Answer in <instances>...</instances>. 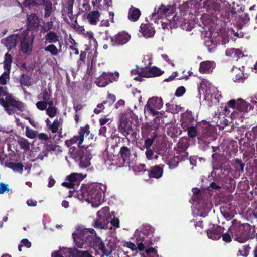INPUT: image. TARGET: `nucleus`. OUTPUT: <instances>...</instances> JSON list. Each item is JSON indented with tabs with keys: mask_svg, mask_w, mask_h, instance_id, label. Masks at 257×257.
<instances>
[{
	"mask_svg": "<svg viewBox=\"0 0 257 257\" xmlns=\"http://www.w3.org/2000/svg\"><path fill=\"white\" fill-rule=\"evenodd\" d=\"M105 188L99 184L93 183L81 189V195L84 200L94 207L99 206L104 201Z\"/></svg>",
	"mask_w": 257,
	"mask_h": 257,
	"instance_id": "f257e3e1",
	"label": "nucleus"
},
{
	"mask_svg": "<svg viewBox=\"0 0 257 257\" xmlns=\"http://www.w3.org/2000/svg\"><path fill=\"white\" fill-rule=\"evenodd\" d=\"M0 105L9 115L15 113L14 109L22 111L24 108V104L22 101L16 100L12 94L9 93L6 86H0Z\"/></svg>",
	"mask_w": 257,
	"mask_h": 257,
	"instance_id": "f03ea898",
	"label": "nucleus"
},
{
	"mask_svg": "<svg viewBox=\"0 0 257 257\" xmlns=\"http://www.w3.org/2000/svg\"><path fill=\"white\" fill-rule=\"evenodd\" d=\"M250 231L251 226L249 224H241L236 219H234L228 232L238 242H244L248 239Z\"/></svg>",
	"mask_w": 257,
	"mask_h": 257,
	"instance_id": "7ed1b4c3",
	"label": "nucleus"
},
{
	"mask_svg": "<svg viewBox=\"0 0 257 257\" xmlns=\"http://www.w3.org/2000/svg\"><path fill=\"white\" fill-rule=\"evenodd\" d=\"M96 235L95 231L92 228L79 227L72 233V237L77 247L86 248Z\"/></svg>",
	"mask_w": 257,
	"mask_h": 257,
	"instance_id": "20e7f679",
	"label": "nucleus"
},
{
	"mask_svg": "<svg viewBox=\"0 0 257 257\" xmlns=\"http://www.w3.org/2000/svg\"><path fill=\"white\" fill-rule=\"evenodd\" d=\"M35 36L33 34L29 35L27 32H23L20 34V50L22 52L27 55L31 54L33 46Z\"/></svg>",
	"mask_w": 257,
	"mask_h": 257,
	"instance_id": "39448f33",
	"label": "nucleus"
},
{
	"mask_svg": "<svg viewBox=\"0 0 257 257\" xmlns=\"http://www.w3.org/2000/svg\"><path fill=\"white\" fill-rule=\"evenodd\" d=\"M69 152L76 161L80 162L81 168H85L90 165V158L83 148L77 149L75 146H71Z\"/></svg>",
	"mask_w": 257,
	"mask_h": 257,
	"instance_id": "423d86ee",
	"label": "nucleus"
},
{
	"mask_svg": "<svg viewBox=\"0 0 257 257\" xmlns=\"http://www.w3.org/2000/svg\"><path fill=\"white\" fill-rule=\"evenodd\" d=\"M197 128L199 129L198 140L205 144L213 140V129L209 123L206 121L197 123Z\"/></svg>",
	"mask_w": 257,
	"mask_h": 257,
	"instance_id": "0eeeda50",
	"label": "nucleus"
},
{
	"mask_svg": "<svg viewBox=\"0 0 257 257\" xmlns=\"http://www.w3.org/2000/svg\"><path fill=\"white\" fill-rule=\"evenodd\" d=\"M90 134L89 126L87 124L84 127H81L79 132L78 135L74 136L69 140L65 141L66 145L70 148L72 144L77 143L78 148H83L81 146L84 141V135L87 136Z\"/></svg>",
	"mask_w": 257,
	"mask_h": 257,
	"instance_id": "6e6552de",
	"label": "nucleus"
},
{
	"mask_svg": "<svg viewBox=\"0 0 257 257\" xmlns=\"http://www.w3.org/2000/svg\"><path fill=\"white\" fill-rule=\"evenodd\" d=\"M163 105L162 99L157 97H153L150 98L145 106L144 110L149 112L153 116L159 113L157 110L160 109Z\"/></svg>",
	"mask_w": 257,
	"mask_h": 257,
	"instance_id": "1a4fd4ad",
	"label": "nucleus"
},
{
	"mask_svg": "<svg viewBox=\"0 0 257 257\" xmlns=\"http://www.w3.org/2000/svg\"><path fill=\"white\" fill-rule=\"evenodd\" d=\"M119 76L118 72L106 73L103 72L102 74L95 80V83L98 86L104 87L109 83H112L118 80Z\"/></svg>",
	"mask_w": 257,
	"mask_h": 257,
	"instance_id": "9d476101",
	"label": "nucleus"
},
{
	"mask_svg": "<svg viewBox=\"0 0 257 257\" xmlns=\"http://www.w3.org/2000/svg\"><path fill=\"white\" fill-rule=\"evenodd\" d=\"M89 246L92 247L95 250L97 249L100 250L103 254L102 256L105 255L108 257L113 251V249L111 247H109L108 245H107V247H106L102 239L96 235L93 237Z\"/></svg>",
	"mask_w": 257,
	"mask_h": 257,
	"instance_id": "9b49d317",
	"label": "nucleus"
},
{
	"mask_svg": "<svg viewBox=\"0 0 257 257\" xmlns=\"http://www.w3.org/2000/svg\"><path fill=\"white\" fill-rule=\"evenodd\" d=\"M106 40L111 41V45L114 47H119L126 44L131 39V36L128 33L121 31L114 36H108Z\"/></svg>",
	"mask_w": 257,
	"mask_h": 257,
	"instance_id": "f8f14e48",
	"label": "nucleus"
},
{
	"mask_svg": "<svg viewBox=\"0 0 257 257\" xmlns=\"http://www.w3.org/2000/svg\"><path fill=\"white\" fill-rule=\"evenodd\" d=\"M85 176L82 174L73 173L68 176L65 182L62 183V185L68 188L77 189L80 182L83 180Z\"/></svg>",
	"mask_w": 257,
	"mask_h": 257,
	"instance_id": "ddd939ff",
	"label": "nucleus"
},
{
	"mask_svg": "<svg viewBox=\"0 0 257 257\" xmlns=\"http://www.w3.org/2000/svg\"><path fill=\"white\" fill-rule=\"evenodd\" d=\"M188 146L186 143H183L182 142H179L178 143V149L179 150L180 152L179 155L176 157L175 158L177 159L176 163L173 164L172 160L170 159L168 162V165L172 167V168H174L176 167L179 163V161H184L188 159V153L186 152L185 150L187 148Z\"/></svg>",
	"mask_w": 257,
	"mask_h": 257,
	"instance_id": "4468645a",
	"label": "nucleus"
},
{
	"mask_svg": "<svg viewBox=\"0 0 257 257\" xmlns=\"http://www.w3.org/2000/svg\"><path fill=\"white\" fill-rule=\"evenodd\" d=\"M118 129V131L125 137L130 134L132 135L134 133L132 127V121L127 118H121Z\"/></svg>",
	"mask_w": 257,
	"mask_h": 257,
	"instance_id": "2eb2a0df",
	"label": "nucleus"
},
{
	"mask_svg": "<svg viewBox=\"0 0 257 257\" xmlns=\"http://www.w3.org/2000/svg\"><path fill=\"white\" fill-rule=\"evenodd\" d=\"M163 73L164 71L156 66L152 67L150 68H141L140 71H138L139 76L146 78L159 76Z\"/></svg>",
	"mask_w": 257,
	"mask_h": 257,
	"instance_id": "dca6fc26",
	"label": "nucleus"
},
{
	"mask_svg": "<svg viewBox=\"0 0 257 257\" xmlns=\"http://www.w3.org/2000/svg\"><path fill=\"white\" fill-rule=\"evenodd\" d=\"M146 234L144 233L143 230L139 232L136 231V241L138 245V248L139 250L142 251L145 247V246L153 244L147 237H146Z\"/></svg>",
	"mask_w": 257,
	"mask_h": 257,
	"instance_id": "f3484780",
	"label": "nucleus"
},
{
	"mask_svg": "<svg viewBox=\"0 0 257 257\" xmlns=\"http://www.w3.org/2000/svg\"><path fill=\"white\" fill-rule=\"evenodd\" d=\"M140 32L144 37L151 38L154 36L155 30L153 24L148 22L146 24H141L140 27Z\"/></svg>",
	"mask_w": 257,
	"mask_h": 257,
	"instance_id": "a211bd4d",
	"label": "nucleus"
},
{
	"mask_svg": "<svg viewBox=\"0 0 257 257\" xmlns=\"http://www.w3.org/2000/svg\"><path fill=\"white\" fill-rule=\"evenodd\" d=\"M224 231V228L221 226H214L211 229H208L207 234L210 239L212 240H218L221 237L222 234Z\"/></svg>",
	"mask_w": 257,
	"mask_h": 257,
	"instance_id": "6ab92c4d",
	"label": "nucleus"
},
{
	"mask_svg": "<svg viewBox=\"0 0 257 257\" xmlns=\"http://www.w3.org/2000/svg\"><path fill=\"white\" fill-rule=\"evenodd\" d=\"M181 120L182 127L194 125V123L196 122L192 111L188 110H186L182 114Z\"/></svg>",
	"mask_w": 257,
	"mask_h": 257,
	"instance_id": "aec40b11",
	"label": "nucleus"
},
{
	"mask_svg": "<svg viewBox=\"0 0 257 257\" xmlns=\"http://www.w3.org/2000/svg\"><path fill=\"white\" fill-rule=\"evenodd\" d=\"M19 36L20 34H12L7 37L5 40H2V43L5 45L9 51L16 47Z\"/></svg>",
	"mask_w": 257,
	"mask_h": 257,
	"instance_id": "412c9836",
	"label": "nucleus"
},
{
	"mask_svg": "<svg viewBox=\"0 0 257 257\" xmlns=\"http://www.w3.org/2000/svg\"><path fill=\"white\" fill-rule=\"evenodd\" d=\"M216 66L213 61H204L200 63L199 71L200 73H210L212 72Z\"/></svg>",
	"mask_w": 257,
	"mask_h": 257,
	"instance_id": "4be33fe9",
	"label": "nucleus"
},
{
	"mask_svg": "<svg viewBox=\"0 0 257 257\" xmlns=\"http://www.w3.org/2000/svg\"><path fill=\"white\" fill-rule=\"evenodd\" d=\"M239 144L241 145L240 149L245 151V153L248 155H253L255 153V148L254 145L248 140L245 141L244 139H241L239 141Z\"/></svg>",
	"mask_w": 257,
	"mask_h": 257,
	"instance_id": "5701e85b",
	"label": "nucleus"
},
{
	"mask_svg": "<svg viewBox=\"0 0 257 257\" xmlns=\"http://www.w3.org/2000/svg\"><path fill=\"white\" fill-rule=\"evenodd\" d=\"M172 9L171 6H165L163 5H161V6L158 8L157 10H156V8H155L154 12L153 13V15L154 16L157 15L158 17L163 18L164 16L169 15L172 13Z\"/></svg>",
	"mask_w": 257,
	"mask_h": 257,
	"instance_id": "b1692460",
	"label": "nucleus"
},
{
	"mask_svg": "<svg viewBox=\"0 0 257 257\" xmlns=\"http://www.w3.org/2000/svg\"><path fill=\"white\" fill-rule=\"evenodd\" d=\"M148 175L150 178H160L163 173V168L161 165H155L151 167L148 171Z\"/></svg>",
	"mask_w": 257,
	"mask_h": 257,
	"instance_id": "393cba45",
	"label": "nucleus"
},
{
	"mask_svg": "<svg viewBox=\"0 0 257 257\" xmlns=\"http://www.w3.org/2000/svg\"><path fill=\"white\" fill-rule=\"evenodd\" d=\"M29 28L31 30L36 29L39 25V20L35 13H31L27 18Z\"/></svg>",
	"mask_w": 257,
	"mask_h": 257,
	"instance_id": "a878e982",
	"label": "nucleus"
},
{
	"mask_svg": "<svg viewBox=\"0 0 257 257\" xmlns=\"http://www.w3.org/2000/svg\"><path fill=\"white\" fill-rule=\"evenodd\" d=\"M236 110L239 112H246L253 109V105H251L242 99L237 100Z\"/></svg>",
	"mask_w": 257,
	"mask_h": 257,
	"instance_id": "bb28decb",
	"label": "nucleus"
},
{
	"mask_svg": "<svg viewBox=\"0 0 257 257\" xmlns=\"http://www.w3.org/2000/svg\"><path fill=\"white\" fill-rule=\"evenodd\" d=\"M45 41L44 43L47 44L56 43L59 41V36L54 31L48 32L45 36Z\"/></svg>",
	"mask_w": 257,
	"mask_h": 257,
	"instance_id": "cd10ccee",
	"label": "nucleus"
},
{
	"mask_svg": "<svg viewBox=\"0 0 257 257\" xmlns=\"http://www.w3.org/2000/svg\"><path fill=\"white\" fill-rule=\"evenodd\" d=\"M109 211V207L106 206L98 211L97 213V215L100 220L102 219L104 220V219H105L106 220H109L110 218Z\"/></svg>",
	"mask_w": 257,
	"mask_h": 257,
	"instance_id": "c85d7f7f",
	"label": "nucleus"
},
{
	"mask_svg": "<svg viewBox=\"0 0 257 257\" xmlns=\"http://www.w3.org/2000/svg\"><path fill=\"white\" fill-rule=\"evenodd\" d=\"M140 15L141 11L139 9L132 7L129 10L128 17L130 20L136 21L138 20Z\"/></svg>",
	"mask_w": 257,
	"mask_h": 257,
	"instance_id": "c756f323",
	"label": "nucleus"
},
{
	"mask_svg": "<svg viewBox=\"0 0 257 257\" xmlns=\"http://www.w3.org/2000/svg\"><path fill=\"white\" fill-rule=\"evenodd\" d=\"M184 130L187 131V134L188 136L191 138H194L196 136H199V129L197 128V123L196 127L193 126V125H191L183 127Z\"/></svg>",
	"mask_w": 257,
	"mask_h": 257,
	"instance_id": "7c9ffc66",
	"label": "nucleus"
},
{
	"mask_svg": "<svg viewBox=\"0 0 257 257\" xmlns=\"http://www.w3.org/2000/svg\"><path fill=\"white\" fill-rule=\"evenodd\" d=\"M144 233L146 234V237L151 241V242L153 244V242L155 241V239L154 237V229L150 225H146L143 229Z\"/></svg>",
	"mask_w": 257,
	"mask_h": 257,
	"instance_id": "2f4dec72",
	"label": "nucleus"
},
{
	"mask_svg": "<svg viewBox=\"0 0 257 257\" xmlns=\"http://www.w3.org/2000/svg\"><path fill=\"white\" fill-rule=\"evenodd\" d=\"M158 134L156 132H153V135L151 138H147L144 140V145L142 146V148H140L141 150L151 148V146L154 143L155 139L157 137Z\"/></svg>",
	"mask_w": 257,
	"mask_h": 257,
	"instance_id": "473e14b6",
	"label": "nucleus"
},
{
	"mask_svg": "<svg viewBox=\"0 0 257 257\" xmlns=\"http://www.w3.org/2000/svg\"><path fill=\"white\" fill-rule=\"evenodd\" d=\"M6 166L12 169L14 171L19 172L22 173L23 171V164L22 163H14L12 162H9L6 163Z\"/></svg>",
	"mask_w": 257,
	"mask_h": 257,
	"instance_id": "72a5a7b5",
	"label": "nucleus"
},
{
	"mask_svg": "<svg viewBox=\"0 0 257 257\" xmlns=\"http://www.w3.org/2000/svg\"><path fill=\"white\" fill-rule=\"evenodd\" d=\"M13 61V58L11 54L6 53L4 56V69L5 70L10 71L11 69V64Z\"/></svg>",
	"mask_w": 257,
	"mask_h": 257,
	"instance_id": "f704fd0d",
	"label": "nucleus"
},
{
	"mask_svg": "<svg viewBox=\"0 0 257 257\" xmlns=\"http://www.w3.org/2000/svg\"><path fill=\"white\" fill-rule=\"evenodd\" d=\"M99 17V13L98 11H93L90 12L87 15V19L90 24L92 25H96Z\"/></svg>",
	"mask_w": 257,
	"mask_h": 257,
	"instance_id": "c9c22d12",
	"label": "nucleus"
},
{
	"mask_svg": "<svg viewBox=\"0 0 257 257\" xmlns=\"http://www.w3.org/2000/svg\"><path fill=\"white\" fill-rule=\"evenodd\" d=\"M119 154L124 162L129 159L131 156L130 149L125 146H123L120 149Z\"/></svg>",
	"mask_w": 257,
	"mask_h": 257,
	"instance_id": "e433bc0d",
	"label": "nucleus"
},
{
	"mask_svg": "<svg viewBox=\"0 0 257 257\" xmlns=\"http://www.w3.org/2000/svg\"><path fill=\"white\" fill-rule=\"evenodd\" d=\"M109 220H106L104 219V220H103L102 219L100 220V219L99 218V219L95 221L94 227L98 229H107L109 228Z\"/></svg>",
	"mask_w": 257,
	"mask_h": 257,
	"instance_id": "4c0bfd02",
	"label": "nucleus"
},
{
	"mask_svg": "<svg viewBox=\"0 0 257 257\" xmlns=\"http://www.w3.org/2000/svg\"><path fill=\"white\" fill-rule=\"evenodd\" d=\"M213 159V167L214 169H219L222 166V163L220 162L221 155L217 153H214L212 155Z\"/></svg>",
	"mask_w": 257,
	"mask_h": 257,
	"instance_id": "58836bf2",
	"label": "nucleus"
},
{
	"mask_svg": "<svg viewBox=\"0 0 257 257\" xmlns=\"http://www.w3.org/2000/svg\"><path fill=\"white\" fill-rule=\"evenodd\" d=\"M58 119V118L55 119L53 122L50 124V126H49V130L51 131L52 133H57L59 130H60V128L61 127V123L60 122V120Z\"/></svg>",
	"mask_w": 257,
	"mask_h": 257,
	"instance_id": "ea45409f",
	"label": "nucleus"
},
{
	"mask_svg": "<svg viewBox=\"0 0 257 257\" xmlns=\"http://www.w3.org/2000/svg\"><path fill=\"white\" fill-rule=\"evenodd\" d=\"M17 142L22 149H23L25 151H28L29 150L30 144L27 139L24 138H21L18 140Z\"/></svg>",
	"mask_w": 257,
	"mask_h": 257,
	"instance_id": "a19ab883",
	"label": "nucleus"
},
{
	"mask_svg": "<svg viewBox=\"0 0 257 257\" xmlns=\"http://www.w3.org/2000/svg\"><path fill=\"white\" fill-rule=\"evenodd\" d=\"M20 83L22 86H30L31 85V78L23 74L20 77Z\"/></svg>",
	"mask_w": 257,
	"mask_h": 257,
	"instance_id": "79ce46f5",
	"label": "nucleus"
},
{
	"mask_svg": "<svg viewBox=\"0 0 257 257\" xmlns=\"http://www.w3.org/2000/svg\"><path fill=\"white\" fill-rule=\"evenodd\" d=\"M45 51L49 52L52 56L58 54V49L54 44H50L44 48Z\"/></svg>",
	"mask_w": 257,
	"mask_h": 257,
	"instance_id": "37998d69",
	"label": "nucleus"
},
{
	"mask_svg": "<svg viewBox=\"0 0 257 257\" xmlns=\"http://www.w3.org/2000/svg\"><path fill=\"white\" fill-rule=\"evenodd\" d=\"M45 6L44 16L48 18L50 16L52 9V3L50 0H47L44 4Z\"/></svg>",
	"mask_w": 257,
	"mask_h": 257,
	"instance_id": "c03bdc74",
	"label": "nucleus"
},
{
	"mask_svg": "<svg viewBox=\"0 0 257 257\" xmlns=\"http://www.w3.org/2000/svg\"><path fill=\"white\" fill-rule=\"evenodd\" d=\"M234 167L236 170L243 173L244 171L245 164L242 161L241 159L236 158L234 160Z\"/></svg>",
	"mask_w": 257,
	"mask_h": 257,
	"instance_id": "a18cd8bd",
	"label": "nucleus"
},
{
	"mask_svg": "<svg viewBox=\"0 0 257 257\" xmlns=\"http://www.w3.org/2000/svg\"><path fill=\"white\" fill-rule=\"evenodd\" d=\"M10 71L5 70L0 75V84L5 85L10 79Z\"/></svg>",
	"mask_w": 257,
	"mask_h": 257,
	"instance_id": "49530a36",
	"label": "nucleus"
},
{
	"mask_svg": "<svg viewBox=\"0 0 257 257\" xmlns=\"http://www.w3.org/2000/svg\"><path fill=\"white\" fill-rule=\"evenodd\" d=\"M209 7V9H212L215 12H221L222 11V3H220V1H216L215 2L210 3Z\"/></svg>",
	"mask_w": 257,
	"mask_h": 257,
	"instance_id": "de8ad7c7",
	"label": "nucleus"
},
{
	"mask_svg": "<svg viewBox=\"0 0 257 257\" xmlns=\"http://www.w3.org/2000/svg\"><path fill=\"white\" fill-rule=\"evenodd\" d=\"M53 22L51 21L44 23L41 26V31L43 32H48L53 28Z\"/></svg>",
	"mask_w": 257,
	"mask_h": 257,
	"instance_id": "09e8293b",
	"label": "nucleus"
},
{
	"mask_svg": "<svg viewBox=\"0 0 257 257\" xmlns=\"http://www.w3.org/2000/svg\"><path fill=\"white\" fill-rule=\"evenodd\" d=\"M59 146L56 144H53L51 141L44 143V149L47 152H50L51 151H55L56 148Z\"/></svg>",
	"mask_w": 257,
	"mask_h": 257,
	"instance_id": "8fccbe9b",
	"label": "nucleus"
},
{
	"mask_svg": "<svg viewBox=\"0 0 257 257\" xmlns=\"http://www.w3.org/2000/svg\"><path fill=\"white\" fill-rule=\"evenodd\" d=\"M57 109L55 107H48L46 110V114L51 118H53L57 114Z\"/></svg>",
	"mask_w": 257,
	"mask_h": 257,
	"instance_id": "3c124183",
	"label": "nucleus"
},
{
	"mask_svg": "<svg viewBox=\"0 0 257 257\" xmlns=\"http://www.w3.org/2000/svg\"><path fill=\"white\" fill-rule=\"evenodd\" d=\"M80 250H78L76 248H68L66 250L64 254L68 253L70 254V256L71 257H78Z\"/></svg>",
	"mask_w": 257,
	"mask_h": 257,
	"instance_id": "603ef678",
	"label": "nucleus"
},
{
	"mask_svg": "<svg viewBox=\"0 0 257 257\" xmlns=\"http://www.w3.org/2000/svg\"><path fill=\"white\" fill-rule=\"evenodd\" d=\"M250 247L249 245H244L239 250L240 254L243 256L246 257L249 254Z\"/></svg>",
	"mask_w": 257,
	"mask_h": 257,
	"instance_id": "864d4df0",
	"label": "nucleus"
},
{
	"mask_svg": "<svg viewBox=\"0 0 257 257\" xmlns=\"http://www.w3.org/2000/svg\"><path fill=\"white\" fill-rule=\"evenodd\" d=\"M42 98L44 101H48L50 99V97L51 96V92L50 90H47V89H44L42 93Z\"/></svg>",
	"mask_w": 257,
	"mask_h": 257,
	"instance_id": "5fc2aeb1",
	"label": "nucleus"
},
{
	"mask_svg": "<svg viewBox=\"0 0 257 257\" xmlns=\"http://www.w3.org/2000/svg\"><path fill=\"white\" fill-rule=\"evenodd\" d=\"M221 15L224 18V20H226L227 21H230V19L232 18L229 10L226 9H222V11L221 12Z\"/></svg>",
	"mask_w": 257,
	"mask_h": 257,
	"instance_id": "6e6d98bb",
	"label": "nucleus"
},
{
	"mask_svg": "<svg viewBox=\"0 0 257 257\" xmlns=\"http://www.w3.org/2000/svg\"><path fill=\"white\" fill-rule=\"evenodd\" d=\"M36 107L40 110L43 111L46 110L47 104L46 101H39L36 103Z\"/></svg>",
	"mask_w": 257,
	"mask_h": 257,
	"instance_id": "4d7b16f0",
	"label": "nucleus"
},
{
	"mask_svg": "<svg viewBox=\"0 0 257 257\" xmlns=\"http://www.w3.org/2000/svg\"><path fill=\"white\" fill-rule=\"evenodd\" d=\"M92 63H93V62L92 60L91 65L88 64L86 73H87V74H88L89 76H91V77H93V76L95 77L96 76V75L95 74V70L93 69Z\"/></svg>",
	"mask_w": 257,
	"mask_h": 257,
	"instance_id": "13d9d810",
	"label": "nucleus"
},
{
	"mask_svg": "<svg viewBox=\"0 0 257 257\" xmlns=\"http://www.w3.org/2000/svg\"><path fill=\"white\" fill-rule=\"evenodd\" d=\"M10 191L8 184H6L3 182L0 183V194H4L5 192H8Z\"/></svg>",
	"mask_w": 257,
	"mask_h": 257,
	"instance_id": "bf43d9fd",
	"label": "nucleus"
},
{
	"mask_svg": "<svg viewBox=\"0 0 257 257\" xmlns=\"http://www.w3.org/2000/svg\"><path fill=\"white\" fill-rule=\"evenodd\" d=\"M186 92L185 88L183 86L179 87L176 90L175 95L177 97L182 96Z\"/></svg>",
	"mask_w": 257,
	"mask_h": 257,
	"instance_id": "052dcab7",
	"label": "nucleus"
},
{
	"mask_svg": "<svg viewBox=\"0 0 257 257\" xmlns=\"http://www.w3.org/2000/svg\"><path fill=\"white\" fill-rule=\"evenodd\" d=\"M145 155L148 160H152L153 159V156L154 155V150L151 148L146 149Z\"/></svg>",
	"mask_w": 257,
	"mask_h": 257,
	"instance_id": "680f3d73",
	"label": "nucleus"
},
{
	"mask_svg": "<svg viewBox=\"0 0 257 257\" xmlns=\"http://www.w3.org/2000/svg\"><path fill=\"white\" fill-rule=\"evenodd\" d=\"M26 136L30 139H34L36 137V133L35 131L29 130L28 127L26 128Z\"/></svg>",
	"mask_w": 257,
	"mask_h": 257,
	"instance_id": "e2e57ef3",
	"label": "nucleus"
},
{
	"mask_svg": "<svg viewBox=\"0 0 257 257\" xmlns=\"http://www.w3.org/2000/svg\"><path fill=\"white\" fill-rule=\"evenodd\" d=\"M106 101H104L102 103L98 104L97 105V108H95L94 110V112L95 114H99V113H100L102 111V110H103L104 109V104H106Z\"/></svg>",
	"mask_w": 257,
	"mask_h": 257,
	"instance_id": "0e129e2a",
	"label": "nucleus"
},
{
	"mask_svg": "<svg viewBox=\"0 0 257 257\" xmlns=\"http://www.w3.org/2000/svg\"><path fill=\"white\" fill-rule=\"evenodd\" d=\"M221 237H222V240L226 242H230L232 240L230 234L228 232H226L225 233H222Z\"/></svg>",
	"mask_w": 257,
	"mask_h": 257,
	"instance_id": "69168bd1",
	"label": "nucleus"
},
{
	"mask_svg": "<svg viewBox=\"0 0 257 257\" xmlns=\"http://www.w3.org/2000/svg\"><path fill=\"white\" fill-rule=\"evenodd\" d=\"M234 52H240L237 50V49L235 48H231L227 49L225 52V54L228 56H232L234 57Z\"/></svg>",
	"mask_w": 257,
	"mask_h": 257,
	"instance_id": "338daca9",
	"label": "nucleus"
},
{
	"mask_svg": "<svg viewBox=\"0 0 257 257\" xmlns=\"http://www.w3.org/2000/svg\"><path fill=\"white\" fill-rule=\"evenodd\" d=\"M237 101L235 99H232L227 102V106L233 109H236Z\"/></svg>",
	"mask_w": 257,
	"mask_h": 257,
	"instance_id": "774afa93",
	"label": "nucleus"
}]
</instances>
